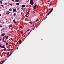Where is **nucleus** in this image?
<instances>
[{"label":"nucleus","instance_id":"obj_33","mask_svg":"<svg viewBox=\"0 0 64 64\" xmlns=\"http://www.w3.org/2000/svg\"><path fill=\"white\" fill-rule=\"evenodd\" d=\"M6 45H8V43L7 42V43H6Z\"/></svg>","mask_w":64,"mask_h":64},{"label":"nucleus","instance_id":"obj_43","mask_svg":"<svg viewBox=\"0 0 64 64\" xmlns=\"http://www.w3.org/2000/svg\"><path fill=\"white\" fill-rule=\"evenodd\" d=\"M21 28H22L23 27H22V26H20Z\"/></svg>","mask_w":64,"mask_h":64},{"label":"nucleus","instance_id":"obj_50","mask_svg":"<svg viewBox=\"0 0 64 64\" xmlns=\"http://www.w3.org/2000/svg\"><path fill=\"white\" fill-rule=\"evenodd\" d=\"M31 31L30 32L28 33V35H29V33H30Z\"/></svg>","mask_w":64,"mask_h":64},{"label":"nucleus","instance_id":"obj_7","mask_svg":"<svg viewBox=\"0 0 64 64\" xmlns=\"http://www.w3.org/2000/svg\"><path fill=\"white\" fill-rule=\"evenodd\" d=\"M1 48H5V46H2Z\"/></svg>","mask_w":64,"mask_h":64},{"label":"nucleus","instance_id":"obj_62","mask_svg":"<svg viewBox=\"0 0 64 64\" xmlns=\"http://www.w3.org/2000/svg\"><path fill=\"white\" fill-rule=\"evenodd\" d=\"M38 17H39V16H38Z\"/></svg>","mask_w":64,"mask_h":64},{"label":"nucleus","instance_id":"obj_61","mask_svg":"<svg viewBox=\"0 0 64 64\" xmlns=\"http://www.w3.org/2000/svg\"><path fill=\"white\" fill-rule=\"evenodd\" d=\"M11 52H12V50L11 51Z\"/></svg>","mask_w":64,"mask_h":64},{"label":"nucleus","instance_id":"obj_58","mask_svg":"<svg viewBox=\"0 0 64 64\" xmlns=\"http://www.w3.org/2000/svg\"><path fill=\"white\" fill-rule=\"evenodd\" d=\"M1 14H0V16H1Z\"/></svg>","mask_w":64,"mask_h":64},{"label":"nucleus","instance_id":"obj_23","mask_svg":"<svg viewBox=\"0 0 64 64\" xmlns=\"http://www.w3.org/2000/svg\"><path fill=\"white\" fill-rule=\"evenodd\" d=\"M6 50V48H5L3 50L4 51H5V50Z\"/></svg>","mask_w":64,"mask_h":64},{"label":"nucleus","instance_id":"obj_46","mask_svg":"<svg viewBox=\"0 0 64 64\" xmlns=\"http://www.w3.org/2000/svg\"><path fill=\"white\" fill-rule=\"evenodd\" d=\"M5 60H5L4 61V62H5Z\"/></svg>","mask_w":64,"mask_h":64},{"label":"nucleus","instance_id":"obj_57","mask_svg":"<svg viewBox=\"0 0 64 64\" xmlns=\"http://www.w3.org/2000/svg\"><path fill=\"white\" fill-rule=\"evenodd\" d=\"M18 49V47L16 48V49Z\"/></svg>","mask_w":64,"mask_h":64},{"label":"nucleus","instance_id":"obj_47","mask_svg":"<svg viewBox=\"0 0 64 64\" xmlns=\"http://www.w3.org/2000/svg\"><path fill=\"white\" fill-rule=\"evenodd\" d=\"M12 1L14 2V0H12Z\"/></svg>","mask_w":64,"mask_h":64},{"label":"nucleus","instance_id":"obj_27","mask_svg":"<svg viewBox=\"0 0 64 64\" xmlns=\"http://www.w3.org/2000/svg\"><path fill=\"white\" fill-rule=\"evenodd\" d=\"M2 64H3V62H4V61H2Z\"/></svg>","mask_w":64,"mask_h":64},{"label":"nucleus","instance_id":"obj_29","mask_svg":"<svg viewBox=\"0 0 64 64\" xmlns=\"http://www.w3.org/2000/svg\"><path fill=\"white\" fill-rule=\"evenodd\" d=\"M13 32V30H12L10 32L11 33H12Z\"/></svg>","mask_w":64,"mask_h":64},{"label":"nucleus","instance_id":"obj_56","mask_svg":"<svg viewBox=\"0 0 64 64\" xmlns=\"http://www.w3.org/2000/svg\"><path fill=\"white\" fill-rule=\"evenodd\" d=\"M48 1H51V0H48Z\"/></svg>","mask_w":64,"mask_h":64},{"label":"nucleus","instance_id":"obj_51","mask_svg":"<svg viewBox=\"0 0 64 64\" xmlns=\"http://www.w3.org/2000/svg\"><path fill=\"white\" fill-rule=\"evenodd\" d=\"M4 39L2 38V40H3H3H4Z\"/></svg>","mask_w":64,"mask_h":64},{"label":"nucleus","instance_id":"obj_44","mask_svg":"<svg viewBox=\"0 0 64 64\" xmlns=\"http://www.w3.org/2000/svg\"><path fill=\"white\" fill-rule=\"evenodd\" d=\"M21 34H22V33H23V32H21Z\"/></svg>","mask_w":64,"mask_h":64},{"label":"nucleus","instance_id":"obj_54","mask_svg":"<svg viewBox=\"0 0 64 64\" xmlns=\"http://www.w3.org/2000/svg\"><path fill=\"white\" fill-rule=\"evenodd\" d=\"M5 42H6V43H7V42H6V41H5Z\"/></svg>","mask_w":64,"mask_h":64},{"label":"nucleus","instance_id":"obj_3","mask_svg":"<svg viewBox=\"0 0 64 64\" xmlns=\"http://www.w3.org/2000/svg\"><path fill=\"white\" fill-rule=\"evenodd\" d=\"M25 6H26L25 5H22V8H23V7H25Z\"/></svg>","mask_w":64,"mask_h":64},{"label":"nucleus","instance_id":"obj_24","mask_svg":"<svg viewBox=\"0 0 64 64\" xmlns=\"http://www.w3.org/2000/svg\"><path fill=\"white\" fill-rule=\"evenodd\" d=\"M25 16L26 17H29V16H28L27 15H25Z\"/></svg>","mask_w":64,"mask_h":64},{"label":"nucleus","instance_id":"obj_21","mask_svg":"<svg viewBox=\"0 0 64 64\" xmlns=\"http://www.w3.org/2000/svg\"><path fill=\"white\" fill-rule=\"evenodd\" d=\"M9 56H10V54L8 55V56H7L6 57H9Z\"/></svg>","mask_w":64,"mask_h":64},{"label":"nucleus","instance_id":"obj_4","mask_svg":"<svg viewBox=\"0 0 64 64\" xmlns=\"http://www.w3.org/2000/svg\"><path fill=\"white\" fill-rule=\"evenodd\" d=\"M37 5H35L34 7V9H35V8H36V7H37Z\"/></svg>","mask_w":64,"mask_h":64},{"label":"nucleus","instance_id":"obj_14","mask_svg":"<svg viewBox=\"0 0 64 64\" xmlns=\"http://www.w3.org/2000/svg\"><path fill=\"white\" fill-rule=\"evenodd\" d=\"M16 15V13H14V16H15Z\"/></svg>","mask_w":64,"mask_h":64},{"label":"nucleus","instance_id":"obj_63","mask_svg":"<svg viewBox=\"0 0 64 64\" xmlns=\"http://www.w3.org/2000/svg\"><path fill=\"white\" fill-rule=\"evenodd\" d=\"M27 36H26V37H27Z\"/></svg>","mask_w":64,"mask_h":64},{"label":"nucleus","instance_id":"obj_48","mask_svg":"<svg viewBox=\"0 0 64 64\" xmlns=\"http://www.w3.org/2000/svg\"><path fill=\"white\" fill-rule=\"evenodd\" d=\"M26 2H28V1L26 0Z\"/></svg>","mask_w":64,"mask_h":64},{"label":"nucleus","instance_id":"obj_34","mask_svg":"<svg viewBox=\"0 0 64 64\" xmlns=\"http://www.w3.org/2000/svg\"><path fill=\"white\" fill-rule=\"evenodd\" d=\"M12 46V45L11 44L9 45V46Z\"/></svg>","mask_w":64,"mask_h":64},{"label":"nucleus","instance_id":"obj_22","mask_svg":"<svg viewBox=\"0 0 64 64\" xmlns=\"http://www.w3.org/2000/svg\"><path fill=\"white\" fill-rule=\"evenodd\" d=\"M50 13H51V12H50L47 15H49Z\"/></svg>","mask_w":64,"mask_h":64},{"label":"nucleus","instance_id":"obj_10","mask_svg":"<svg viewBox=\"0 0 64 64\" xmlns=\"http://www.w3.org/2000/svg\"><path fill=\"white\" fill-rule=\"evenodd\" d=\"M22 42V40H20L18 42L19 43H21Z\"/></svg>","mask_w":64,"mask_h":64},{"label":"nucleus","instance_id":"obj_15","mask_svg":"<svg viewBox=\"0 0 64 64\" xmlns=\"http://www.w3.org/2000/svg\"><path fill=\"white\" fill-rule=\"evenodd\" d=\"M38 20H39V19H38V18L37 20H36V22H37V21H38Z\"/></svg>","mask_w":64,"mask_h":64},{"label":"nucleus","instance_id":"obj_6","mask_svg":"<svg viewBox=\"0 0 64 64\" xmlns=\"http://www.w3.org/2000/svg\"><path fill=\"white\" fill-rule=\"evenodd\" d=\"M12 26V24H10L9 25V28H10V27H11Z\"/></svg>","mask_w":64,"mask_h":64},{"label":"nucleus","instance_id":"obj_49","mask_svg":"<svg viewBox=\"0 0 64 64\" xmlns=\"http://www.w3.org/2000/svg\"><path fill=\"white\" fill-rule=\"evenodd\" d=\"M1 21H2L1 20H0V22H1Z\"/></svg>","mask_w":64,"mask_h":64},{"label":"nucleus","instance_id":"obj_64","mask_svg":"<svg viewBox=\"0 0 64 64\" xmlns=\"http://www.w3.org/2000/svg\"><path fill=\"white\" fill-rule=\"evenodd\" d=\"M6 36H5V38H6Z\"/></svg>","mask_w":64,"mask_h":64},{"label":"nucleus","instance_id":"obj_53","mask_svg":"<svg viewBox=\"0 0 64 64\" xmlns=\"http://www.w3.org/2000/svg\"><path fill=\"white\" fill-rule=\"evenodd\" d=\"M1 40H2L1 39H0V41H1Z\"/></svg>","mask_w":64,"mask_h":64},{"label":"nucleus","instance_id":"obj_1","mask_svg":"<svg viewBox=\"0 0 64 64\" xmlns=\"http://www.w3.org/2000/svg\"><path fill=\"white\" fill-rule=\"evenodd\" d=\"M30 3L31 5H33L34 4V0H30Z\"/></svg>","mask_w":64,"mask_h":64},{"label":"nucleus","instance_id":"obj_18","mask_svg":"<svg viewBox=\"0 0 64 64\" xmlns=\"http://www.w3.org/2000/svg\"><path fill=\"white\" fill-rule=\"evenodd\" d=\"M35 22H36V21H34V22H33V24L34 25V24H35Z\"/></svg>","mask_w":64,"mask_h":64},{"label":"nucleus","instance_id":"obj_30","mask_svg":"<svg viewBox=\"0 0 64 64\" xmlns=\"http://www.w3.org/2000/svg\"><path fill=\"white\" fill-rule=\"evenodd\" d=\"M17 10H19V8H17Z\"/></svg>","mask_w":64,"mask_h":64},{"label":"nucleus","instance_id":"obj_5","mask_svg":"<svg viewBox=\"0 0 64 64\" xmlns=\"http://www.w3.org/2000/svg\"><path fill=\"white\" fill-rule=\"evenodd\" d=\"M10 13V12L8 11L6 12V14L7 15H8V14H9Z\"/></svg>","mask_w":64,"mask_h":64},{"label":"nucleus","instance_id":"obj_45","mask_svg":"<svg viewBox=\"0 0 64 64\" xmlns=\"http://www.w3.org/2000/svg\"><path fill=\"white\" fill-rule=\"evenodd\" d=\"M35 12H34L33 13V14H35Z\"/></svg>","mask_w":64,"mask_h":64},{"label":"nucleus","instance_id":"obj_32","mask_svg":"<svg viewBox=\"0 0 64 64\" xmlns=\"http://www.w3.org/2000/svg\"><path fill=\"white\" fill-rule=\"evenodd\" d=\"M0 6H2V7H3V6L2 4H1Z\"/></svg>","mask_w":64,"mask_h":64},{"label":"nucleus","instance_id":"obj_59","mask_svg":"<svg viewBox=\"0 0 64 64\" xmlns=\"http://www.w3.org/2000/svg\"><path fill=\"white\" fill-rule=\"evenodd\" d=\"M11 40H12V38L11 39Z\"/></svg>","mask_w":64,"mask_h":64},{"label":"nucleus","instance_id":"obj_55","mask_svg":"<svg viewBox=\"0 0 64 64\" xmlns=\"http://www.w3.org/2000/svg\"><path fill=\"white\" fill-rule=\"evenodd\" d=\"M2 64L1 62H0V64Z\"/></svg>","mask_w":64,"mask_h":64},{"label":"nucleus","instance_id":"obj_13","mask_svg":"<svg viewBox=\"0 0 64 64\" xmlns=\"http://www.w3.org/2000/svg\"><path fill=\"white\" fill-rule=\"evenodd\" d=\"M8 4V3H7V2H6L4 4V5H7Z\"/></svg>","mask_w":64,"mask_h":64},{"label":"nucleus","instance_id":"obj_9","mask_svg":"<svg viewBox=\"0 0 64 64\" xmlns=\"http://www.w3.org/2000/svg\"><path fill=\"white\" fill-rule=\"evenodd\" d=\"M5 35V34H2L1 36H4V35Z\"/></svg>","mask_w":64,"mask_h":64},{"label":"nucleus","instance_id":"obj_20","mask_svg":"<svg viewBox=\"0 0 64 64\" xmlns=\"http://www.w3.org/2000/svg\"><path fill=\"white\" fill-rule=\"evenodd\" d=\"M0 4H2V0H1L0 2Z\"/></svg>","mask_w":64,"mask_h":64},{"label":"nucleus","instance_id":"obj_35","mask_svg":"<svg viewBox=\"0 0 64 64\" xmlns=\"http://www.w3.org/2000/svg\"><path fill=\"white\" fill-rule=\"evenodd\" d=\"M13 22H15V20H13Z\"/></svg>","mask_w":64,"mask_h":64},{"label":"nucleus","instance_id":"obj_39","mask_svg":"<svg viewBox=\"0 0 64 64\" xmlns=\"http://www.w3.org/2000/svg\"><path fill=\"white\" fill-rule=\"evenodd\" d=\"M4 38H5V36H4L3 39H4Z\"/></svg>","mask_w":64,"mask_h":64},{"label":"nucleus","instance_id":"obj_60","mask_svg":"<svg viewBox=\"0 0 64 64\" xmlns=\"http://www.w3.org/2000/svg\"><path fill=\"white\" fill-rule=\"evenodd\" d=\"M1 56V54H0V57Z\"/></svg>","mask_w":64,"mask_h":64},{"label":"nucleus","instance_id":"obj_36","mask_svg":"<svg viewBox=\"0 0 64 64\" xmlns=\"http://www.w3.org/2000/svg\"><path fill=\"white\" fill-rule=\"evenodd\" d=\"M14 24H16V22H14Z\"/></svg>","mask_w":64,"mask_h":64},{"label":"nucleus","instance_id":"obj_52","mask_svg":"<svg viewBox=\"0 0 64 64\" xmlns=\"http://www.w3.org/2000/svg\"><path fill=\"white\" fill-rule=\"evenodd\" d=\"M29 30H27V31H29Z\"/></svg>","mask_w":64,"mask_h":64},{"label":"nucleus","instance_id":"obj_31","mask_svg":"<svg viewBox=\"0 0 64 64\" xmlns=\"http://www.w3.org/2000/svg\"><path fill=\"white\" fill-rule=\"evenodd\" d=\"M30 23H31V24H32V22H30Z\"/></svg>","mask_w":64,"mask_h":64},{"label":"nucleus","instance_id":"obj_37","mask_svg":"<svg viewBox=\"0 0 64 64\" xmlns=\"http://www.w3.org/2000/svg\"><path fill=\"white\" fill-rule=\"evenodd\" d=\"M27 14H29V12H27Z\"/></svg>","mask_w":64,"mask_h":64},{"label":"nucleus","instance_id":"obj_8","mask_svg":"<svg viewBox=\"0 0 64 64\" xmlns=\"http://www.w3.org/2000/svg\"><path fill=\"white\" fill-rule=\"evenodd\" d=\"M16 5L17 6H18L19 5V3H16Z\"/></svg>","mask_w":64,"mask_h":64},{"label":"nucleus","instance_id":"obj_40","mask_svg":"<svg viewBox=\"0 0 64 64\" xmlns=\"http://www.w3.org/2000/svg\"><path fill=\"white\" fill-rule=\"evenodd\" d=\"M0 47H2V46H1V44H0Z\"/></svg>","mask_w":64,"mask_h":64},{"label":"nucleus","instance_id":"obj_26","mask_svg":"<svg viewBox=\"0 0 64 64\" xmlns=\"http://www.w3.org/2000/svg\"><path fill=\"white\" fill-rule=\"evenodd\" d=\"M10 6H12L13 5V4H10Z\"/></svg>","mask_w":64,"mask_h":64},{"label":"nucleus","instance_id":"obj_42","mask_svg":"<svg viewBox=\"0 0 64 64\" xmlns=\"http://www.w3.org/2000/svg\"><path fill=\"white\" fill-rule=\"evenodd\" d=\"M11 50H12V51H13V49L12 48L11 49Z\"/></svg>","mask_w":64,"mask_h":64},{"label":"nucleus","instance_id":"obj_19","mask_svg":"<svg viewBox=\"0 0 64 64\" xmlns=\"http://www.w3.org/2000/svg\"><path fill=\"white\" fill-rule=\"evenodd\" d=\"M8 37H9V36H7L6 37V39H8Z\"/></svg>","mask_w":64,"mask_h":64},{"label":"nucleus","instance_id":"obj_17","mask_svg":"<svg viewBox=\"0 0 64 64\" xmlns=\"http://www.w3.org/2000/svg\"><path fill=\"white\" fill-rule=\"evenodd\" d=\"M27 32V31L26 32L23 34V35H22V36H23V35H24V34H26V32Z\"/></svg>","mask_w":64,"mask_h":64},{"label":"nucleus","instance_id":"obj_16","mask_svg":"<svg viewBox=\"0 0 64 64\" xmlns=\"http://www.w3.org/2000/svg\"><path fill=\"white\" fill-rule=\"evenodd\" d=\"M11 54H12V52H10V53L9 54L10 56H11Z\"/></svg>","mask_w":64,"mask_h":64},{"label":"nucleus","instance_id":"obj_41","mask_svg":"<svg viewBox=\"0 0 64 64\" xmlns=\"http://www.w3.org/2000/svg\"><path fill=\"white\" fill-rule=\"evenodd\" d=\"M0 27H1V28H2V26L1 25H0Z\"/></svg>","mask_w":64,"mask_h":64},{"label":"nucleus","instance_id":"obj_11","mask_svg":"<svg viewBox=\"0 0 64 64\" xmlns=\"http://www.w3.org/2000/svg\"><path fill=\"white\" fill-rule=\"evenodd\" d=\"M12 9L10 8L9 10V11H12Z\"/></svg>","mask_w":64,"mask_h":64},{"label":"nucleus","instance_id":"obj_38","mask_svg":"<svg viewBox=\"0 0 64 64\" xmlns=\"http://www.w3.org/2000/svg\"><path fill=\"white\" fill-rule=\"evenodd\" d=\"M3 42H4V43H5V41H4V40H3Z\"/></svg>","mask_w":64,"mask_h":64},{"label":"nucleus","instance_id":"obj_28","mask_svg":"<svg viewBox=\"0 0 64 64\" xmlns=\"http://www.w3.org/2000/svg\"><path fill=\"white\" fill-rule=\"evenodd\" d=\"M16 2H19V0H16Z\"/></svg>","mask_w":64,"mask_h":64},{"label":"nucleus","instance_id":"obj_25","mask_svg":"<svg viewBox=\"0 0 64 64\" xmlns=\"http://www.w3.org/2000/svg\"><path fill=\"white\" fill-rule=\"evenodd\" d=\"M8 54H9V52H7V55H8Z\"/></svg>","mask_w":64,"mask_h":64},{"label":"nucleus","instance_id":"obj_2","mask_svg":"<svg viewBox=\"0 0 64 64\" xmlns=\"http://www.w3.org/2000/svg\"><path fill=\"white\" fill-rule=\"evenodd\" d=\"M13 11L14 12H16V9L14 8L13 9Z\"/></svg>","mask_w":64,"mask_h":64},{"label":"nucleus","instance_id":"obj_12","mask_svg":"<svg viewBox=\"0 0 64 64\" xmlns=\"http://www.w3.org/2000/svg\"><path fill=\"white\" fill-rule=\"evenodd\" d=\"M53 8H52V9H51V10H50V12L51 13V12H52V11L53 10Z\"/></svg>","mask_w":64,"mask_h":64}]
</instances>
